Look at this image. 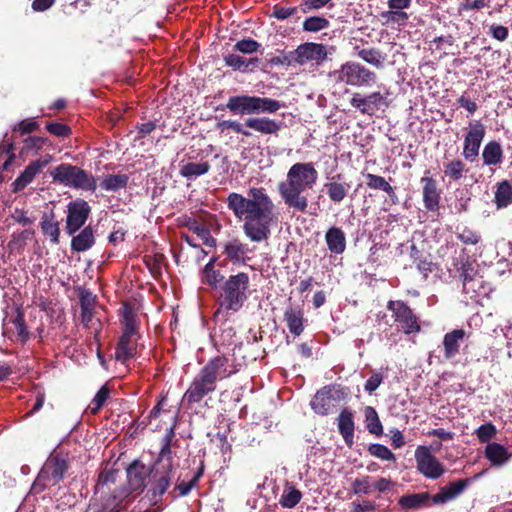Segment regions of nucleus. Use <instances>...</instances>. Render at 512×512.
<instances>
[{
    "label": "nucleus",
    "instance_id": "nucleus-1",
    "mask_svg": "<svg viewBox=\"0 0 512 512\" xmlns=\"http://www.w3.org/2000/svg\"><path fill=\"white\" fill-rule=\"evenodd\" d=\"M227 208L239 221L243 232L252 242L267 241L275 222V205L262 187H251L248 196L231 192L226 199Z\"/></svg>",
    "mask_w": 512,
    "mask_h": 512
},
{
    "label": "nucleus",
    "instance_id": "nucleus-2",
    "mask_svg": "<svg viewBox=\"0 0 512 512\" xmlns=\"http://www.w3.org/2000/svg\"><path fill=\"white\" fill-rule=\"evenodd\" d=\"M174 475L175 469L159 462L158 457L150 465L135 459L126 468L127 486L113 491L112 498L121 503L131 494L140 495L147 488L151 501L157 504L171 486Z\"/></svg>",
    "mask_w": 512,
    "mask_h": 512
},
{
    "label": "nucleus",
    "instance_id": "nucleus-3",
    "mask_svg": "<svg viewBox=\"0 0 512 512\" xmlns=\"http://www.w3.org/2000/svg\"><path fill=\"white\" fill-rule=\"evenodd\" d=\"M318 180V171L312 162L295 163L285 181L278 184V191L284 203L299 212H306L308 199L303 192L313 188Z\"/></svg>",
    "mask_w": 512,
    "mask_h": 512
},
{
    "label": "nucleus",
    "instance_id": "nucleus-4",
    "mask_svg": "<svg viewBox=\"0 0 512 512\" xmlns=\"http://www.w3.org/2000/svg\"><path fill=\"white\" fill-rule=\"evenodd\" d=\"M250 278L245 272L230 275L220 286L217 309L214 320L221 325L227 324L231 316L239 312L250 294Z\"/></svg>",
    "mask_w": 512,
    "mask_h": 512
},
{
    "label": "nucleus",
    "instance_id": "nucleus-5",
    "mask_svg": "<svg viewBox=\"0 0 512 512\" xmlns=\"http://www.w3.org/2000/svg\"><path fill=\"white\" fill-rule=\"evenodd\" d=\"M282 107L284 103L276 99L250 95L232 96L226 103L230 112L239 115L274 114Z\"/></svg>",
    "mask_w": 512,
    "mask_h": 512
},
{
    "label": "nucleus",
    "instance_id": "nucleus-6",
    "mask_svg": "<svg viewBox=\"0 0 512 512\" xmlns=\"http://www.w3.org/2000/svg\"><path fill=\"white\" fill-rule=\"evenodd\" d=\"M50 175L53 182L76 190L94 192L97 189V179L79 166L61 163Z\"/></svg>",
    "mask_w": 512,
    "mask_h": 512
},
{
    "label": "nucleus",
    "instance_id": "nucleus-7",
    "mask_svg": "<svg viewBox=\"0 0 512 512\" xmlns=\"http://www.w3.org/2000/svg\"><path fill=\"white\" fill-rule=\"evenodd\" d=\"M69 469L68 459L61 454H51L45 461L37 478L32 485L34 493H41L45 489L59 484Z\"/></svg>",
    "mask_w": 512,
    "mask_h": 512
},
{
    "label": "nucleus",
    "instance_id": "nucleus-8",
    "mask_svg": "<svg viewBox=\"0 0 512 512\" xmlns=\"http://www.w3.org/2000/svg\"><path fill=\"white\" fill-rule=\"evenodd\" d=\"M336 82L353 87H370L375 84L377 75L364 65L355 61H347L339 69L330 73Z\"/></svg>",
    "mask_w": 512,
    "mask_h": 512
},
{
    "label": "nucleus",
    "instance_id": "nucleus-9",
    "mask_svg": "<svg viewBox=\"0 0 512 512\" xmlns=\"http://www.w3.org/2000/svg\"><path fill=\"white\" fill-rule=\"evenodd\" d=\"M386 307L391 312L398 331L406 335L417 334L421 331L419 316L405 301L389 300Z\"/></svg>",
    "mask_w": 512,
    "mask_h": 512
},
{
    "label": "nucleus",
    "instance_id": "nucleus-10",
    "mask_svg": "<svg viewBox=\"0 0 512 512\" xmlns=\"http://www.w3.org/2000/svg\"><path fill=\"white\" fill-rule=\"evenodd\" d=\"M416 468L427 479L436 480L442 477L446 468L432 454L431 447L419 445L415 450Z\"/></svg>",
    "mask_w": 512,
    "mask_h": 512
},
{
    "label": "nucleus",
    "instance_id": "nucleus-11",
    "mask_svg": "<svg viewBox=\"0 0 512 512\" xmlns=\"http://www.w3.org/2000/svg\"><path fill=\"white\" fill-rule=\"evenodd\" d=\"M91 211V206L84 199L77 198L70 201L67 204L65 233L67 235H74L81 228H84Z\"/></svg>",
    "mask_w": 512,
    "mask_h": 512
},
{
    "label": "nucleus",
    "instance_id": "nucleus-12",
    "mask_svg": "<svg viewBox=\"0 0 512 512\" xmlns=\"http://www.w3.org/2000/svg\"><path fill=\"white\" fill-rule=\"evenodd\" d=\"M485 134L486 128L480 121H476L469 125V130L464 136L462 151V155L465 160L469 162H474L476 160Z\"/></svg>",
    "mask_w": 512,
    "mask_h": 512
},
{
    "label": "nucleus",
    "instance_id": "nucleus-13",
    "mask_svg": "<svg viewBox=\"0 0 512 512\" xmlns=\"http://www.w3.org/2000/svg\"><path fill=\"white\" fill-rule=\"evenodd\" d=\"M350 105L359 110L362 114L374 116L382 107L387 108L389 102L387 97L380 92H372L366 96L355 93L350 99Z\"/></svg>",
    "mask_w": 512,
    "mask_h": 512
},
{
    "label": "nucleus",
    "instance_id": "nucleus-14",
    "mask_svg": "<svg viewBox=\"0 0 512 512\" xmlns=\"http://www.w3.org/2000/svg\"><path fill=\"white\" fill-rule=\"evenodd\" d=\"M217 384L211 380L204 372L199 373L192 380L189 388L184 394V399L189 404L201 402L207 395L216 390Z\"/></svg>",
    "mask_w": 512,
    "mask_h": 512
},
{
    "label": "nucleus",
    "instance_id": "nucleus-15",
    "mask_svg": "<svg viewBox=\"0 0 512 512\" xmlns=\"http://www.w3.org/2000/svg\"><path fill=\"white\" fill-rule=\"evenodd\" d=\"M51 161L52 156L50 154H46L41 158L31 161L12 183V191L17 193L25 189L33 181L35 176L39 174Z\"/></svg>",
    "mask_w": 512,
    "mask_h": 512
},
{
    "label": "nucleus",
    "instance_id": "nucleus-16",
    "mask_svg": "<svg viewBox=\"0 0 512 512\" xmlns=\"http://www.w3.org/2000/svg\"><path fill=\"white\" fill-rule=\"evenodd\" d=\"M294 51V56H296L298 65H303L311 61L321 64L328 56L326 46L315 42L303 43L294 49Z\"/></svg>",
    "mask_w": 512,
    "mask_h": 512
},
{
    "label": "nucleus",
    "instance_id": "nucleus-17",
    "mask_svg": "<svg viewBox=\"0 0 512 512\" xmlns=\"http://www.w3.org/2000/svg\"><path fill=\"white\" fill-rule=\"evenodd\" d=\"M472 479H457L439 488L438 493L431 495L433 505H444L457 499L471 484Z\"/></svg>",
    "mask_w": 512,
    "mask_h": 512
},
{
    "label": "nucleus",
    "instance_id": "nucleus-18",
    "mask_svg": "<svg viewBox=\"0 0 512 512\" xmlns=\"http://www.w3.org/2000/svg\"><path fill=\"white\" fill-rule=\"evenodd\" d=\"M283 320L292 335L300 336L304 332L306 322L303 306L293 305L290 298L284 311Z\"/></svg>",
    "mask_w": 512,
    "mask_h": 512
},
{
    "label": "nucleus",
    "instance_id": "nucleus-19",
    "mask_svg": "<svg viewBox=\"0 0 512 512\" xmlns=\"http://www.w3.org/2000/svg\"><path fill=\"white\" fill-rule=\"evenodd\" d=\"M229 359L224 355H217L211 358L201 369L216 384L217 381L229 378L235 371L228 369Z\"/></svg>",
    "mask_w": 512,
    "mask_h": 512
},
{
    "label": "nucleus",
    "instance_id": "nucleus-20",
    "mask_svg": "<svg viewBox=\"0 0 512 512\" xmlns=\"http://www.w3.org/2000/svg\"><path fill=\"white\" fill-rule=\"evenodd\" d=\"M422 184L423 204L427 211L436 212L440 207V190L437 181L428 176H424L420 180Z\"/></svg>",
    "mask_w": 512,
    "mask_h": 512
},
{
    "label": "nucleus",
    "instance_id": "nucleus-21",
    "mask_svg": "<svg viewBox=\"0 0 512 512\" xmlns=\"http://www.w3.org/2000/svg\"><path fill=\"white\" fill-rule=\"evenodd\" d=\"M335 390V386L326 385L316 392L313 396L310 406L311 409L318 415H328L331 409L334 407V396L332 392Z\"/></svg>",
    "mask_w": 512,
    "mask_h": 512
},
{
    "label": "nucleus",
    "instance_id": "nucleus-22",
    "mask_svg": "<svg viewBox=\"0 0 512 512\" xmlns=\"http://www.w3.org/2000/svg\"><path fill=\"white\" fill-rule=\"evenodd\" d=\"M244 125L263 135L277 136L282 129L283 122L268 117H249L245 120Z\"/></svg>",
    "mask_w": 512,
    "mask_h": 512
},
{
    "label": "nucleus",
    "instance_id": "nucleus-23",
    "mask_svg": "<svg viewBox=\"0 0 512 512\" xmlns=\"http://www.w3.org/2000/svg\"><path fill=\"white\" fill-rule=\"evenodd\" d=\"M249 248L239 238H232L223 245V253L232 264H245Z\"/></svg>",
    "mask_w": 512,
    "mask_h": 512
},
{
    "label": "nucleus",
    "instance_id": "nucleus-24",
    "mask_svg": "<svg viewBox=\"0 0 512 512\" xmlns=\"http://www.w3.org/2000/svg\"><path fill=\"white\" fill-rule=\"evenodd\" d=\"M40 228L43 235L49 239L50 243L53 245L60 243V222L57 220L54 210L42 214Z\"/></svg>",
    "mask_w": 512,
    "mask_h": 512
},
{
    "label": "nucleus",
    "instance_id": "nucleus-25",
    "mask_svg": "<svg viewBox=\"0 0 512 512\" xmlns=\"http://www.w3.org/2000/svg\"><path fill=\"white\" fill-rule=\"evenodd\" d=\"M337 426L347 447L352 448L354 445L355 422L353 413L349 408L341 410L337 418Z\"/></svg>",
    "mask_w": 512,
    "mask_h": 512
},
{
    "label": "nucleus",
    "instance_id": "nucleus-26",
    "mask_svg": "<svg viewBox=\"0 0 512 512\" xmlns=\"http://www.w3.org/2000/svg\"><path fill=\"white\" fill-rule=\"evenodd\" d=\"M139 337L122 334L115 348V359L126 363L134 358L137 352V340Z\"/></svg>",
    "mask_w": 512,
    "mask_h": 512
},
{
    "label": "nucleus",
    "instance_id": "nucleus-27",
    "mask_svg": "<svg viewBox=\"0 0 512 512\" xmlns=\"http://www.w3.org/2000/svg\"><path fill=\"white\" fill-rule=\"evenodd\" d=\"M71 236V250L74 252H85L96 243L95 230L91 225L81 228L77 234Z\"/></svg>",
    "mask_w": 512,
    "mask_h": 512
},
{
    "label": "nucleus",
    "instance_id": "nucleus-28",
    "mask_svg": "<svg viewBox=\"0 0 512 512\" xmlns=\"http://www.w3.org/2000/svg\"><path fill=\"white\" fill-rule=\"evenodd\" d=\"M466 337L464 329H454L446 333L443 337L444 358L453 359L460 352V346Z\"/></svg>",
    "mask_w": 512,
    "mask_h": 512
},
{
    "label": "nucleus",
    "instance_id": "nucleus-29",
    "mask_svg": "<svg viewBox=\"0 0 512 512\" xmlns=\"http://www.w3.org/2000/svg\"><path fill=\"white\" fill-rule=\"evenodd\" d=\"M45 146H51V141L48 138L29 136L23 140V146L19 151V158L24 162L27 157L38 155Z\"/></svg>",
    "mask_w": 512,
    "mask_h": 512
},
{
    "label": "nucleus",
    "instance_id": "nucleus-30",
    "mask_svg": "<svg viewBox=\"0 0 512 512\" xmlns=\"http://www.w3.org/2000/svg\"><path fill=\"white\" fill-rule=\"evenodd\" d=\"M484 456L492 466L499 467L509 461L512 453H510L502 444L491 442L486 445Z\"/></svg>",
    "mask_w": 512,
    "mask_h": 512
},
{
    "label": "nucleus",
    "instance_id": "nucleus-31",
    "mask_svg": "<svg viewBox=\"0 0 512 512\" xmlns=\"http://www.w3.org/2000/svg\"><path fill=\"white\" fill-rule=\"evenodd\" d=\"M325 241L331 253L342 254L346 249V236L339 227H330L326 231Z\"/></svg>",
    "mask_w": 512,
    "mask_h": 512
},
{
    "label": "nucleus",
    "instance_id": "nucleus-32",
    "mask_svg": "<svg viewBox=\"0 0 512 512\" xmlns=\"http://www.w3.org/2000/svg\"><path fill=\"white\" fill-rule=\"evenodd\" d=\"M430 501L432 502V497L429 492L404 494L398 499V505L402 509L415 510L429 506Z\"/></svg>",
    "mask_w": 512,
    "mask_h": 512
},
{
    "label": "nucleus",
    "instance_id": "nucleus-33",
    "mask_svg": "<svg viewBox=\"0 0 512 512\" xmlns=\"http://www.w3.org/2000/svg\"><path fill=\"white\" fill-rule=\"evenodd\" d=\"M175 439V426H171L162 439V446L158 453L159 462H165L168 466L174 467V457L172 447L176 445Z\"/></svg>",
    "mask_w": 512,
    "mask_h": 512
},
{
    "label": "nucleus",
    "instance_id": "nucleus-34",
    "mask_svg": "<svg viewBox=\"0 0 512 512\" xmlns=\"http://www.w3.org/2000/svg\"><path fill=\"white\" fill-rule=\"evenodd\" d=\"M504 159V151L499 142L491 140L483 148L482 160L485 166H499Z\"/></svg>",
    "mask_w": 512,
    "mask_h": 512
},
{
    "label": "nucleus",
    "instance_id": "nucleus-35",
    "mask_svg": "<svg viewBox=\"0 0 512 512\" xmlns=\"http://www.w3.org/2000/svg\"><path fill=\"white\" fill-rule=\"evenodd\" d=\"M410 256L424 280H427L428 275L437 269L436 264L431 260V256L429 254L423 255L415 245L411 246Z\"/></svg>",
    "mask_w": 512,
    "mask_h": 512
},
{
    "label": "nucleus",
    "instance_id": "nucleus-36",
    "mask_svg": "<svg viewBox=\"0 0 512 512\" xmlns=\"http://www.w3.org/2000/svg\"><path fill=\"white\" fill-rule=\"evenodd\" d=\"M300 13L299 2H296L295 5H289L288 1H282L273 6L271 17L280 21L293 18L297 22L302 17Z\"/></svg>",
    "mask_w": 512,
    "mask_h": 512
},
{
    "label": "nucleus",
    "instance_id": "nucleus-37",
    "mask_svg": "<svg viewBox=\"0 0 512 512\" xmlns=\"http://www.w3.org/2000/svg\"><path fill=\"white\" fill-rule=\"evenodd\" d=\"M493 202L498 210L505 209L512 204V184L502 180L496 184Z\"/></svg>",
    "mask_w": 512,
    "mask_h": 512
},
{
    "label": "nucleus",
    "instance_id": "nucleus-38",
    "mask_svg": "<svg viewBox=\"0 0 512 512\" xmlns=\"http://www.w3.org/2000/svg\"><path fill=\"white\" fill-rule=\"evenodd\" d=\"M129 176L127 174H108L100 182L101 189L109 192H117L127 187Z\"/></svg>",
    "mask_w": 512,
    "mask_h": 512
},
{
    "label": "nucleus",
    "instance_id": "nucleus-39",
    "mask_svg": "<svg viewBox=\"0 0 512 512\" xmlns=\"http://www.w3.org/2000/svg\"><path fill=\"white\" fill-rule=\"evenodd\" d=\"M216 258H211L202 270V283L212 288H217L223 281L224 276L220 270L215 269Z\"/></svg>",
    "mask_w": 512,
    "mask_h": 512
},
{
    "label": "nucleus",
    "instance_id": "nucleus-40",
    "mask_svg": "<svg viewBox=\"0 0 512 512\" xmlns=\"http://www.w3.org/2000/svg\"><path fill=\"white\" fill-rule=\"evenodd\" d=\"M460 267L457 268L459 277L462 280V284L466 281H471L472 278L477 277L479 273V264L476 260L470 259L468 256H463L459 260Z\"/></svg>",
    "mask_w": 512,
    "mask_h": 512
},
{
    "label": "nucleus",
    "instance_id": "nucleus-41",
    "mask_svg": "<svg viewBox=\"0 0 512 512\" xmlns=\"http://www.w3.org/2000/svg\"><path fill=\"white\" fill-rule=\"evenodd\" d=\"M357 56L377 69L383 68L385 55L378 48H355Z\"/></svg>",
    "mask_w": 512,
    "mask_h": 512
},
{
    "label": "nucleus",
    "instance_id": "nucleus-42",
    "mask_svg": "<svg viewBox=\"0 0 512 512\" xmlns=\"http://www.w3.org/2000/svg\"><path fill=\"white\" fill-rule=\"evenodd\" d=\"M210 167L211 166L208 161L199 163L188 162L181 165L179 174L186 179H193L207 174L210 170Z\"/></svg>",
    "mask_w": 512,
    "mask_h": 512
},
{
    "label": "nucleus",
    "instance_id": "nucleus-43",
    "mask_svg": "<svg viewBox=\"0 0 512 512\" xmlns=\"http://www.w3.org/2000/svg\"><path fill=\"white\" fill-rule=\"evenodd\" d=\"M326 194L334 203L342 202L348 194L350 185L347 182L331 181L324 184Z\"/></svg>",
    "mask_w": 512,
    "mask_h": 512
},
{
    "label": "nucleus",
    "instance_id": "nucleus-44",
    "mask_svg": "<svg viewBox=\"0 0 512 512\" xmlns=\"http://www.w3.org/2000/svg\"><path fill=\"white\" fill-rule=\"evenodd\" d=\"M364 416L368 432L376 436H381L383 434V426L375 408L372 406H366L364 409Z\"/></svg>",
    "mask_w": 512,
    "mask_h": 512
},
{
    "label": "nucleus",
    "instance_id": "nucleus-45",
    "mask_svg": "<svg viewBox=\"0 0 512 512\" xmlns=\"http://www.w3.org/2000/svg\"><path fill=\"white\" fill-rule=\"evenodd\" d=\"M302 499V492L293 485L287 484L279 499V503L283 508H294Z\"/></svg>",
    "mask_w": 512,
    "mask_h": 512
},
{
    "label": "nucleus",
    "instance_id": "nucleus-46",
    "mask_svg": "<svg viewBox=\"0 0 512 512\" xmlns=\"http://www.w3.org/2000/svg\"><path fill=\"white\" fill-rule=\"evenodd\" d=\"M466 171L465 163L459 158L453 159L444 165V174L451 181H459L464 177Z\"/></svg>",
    "mask_w": 512,
    "mask_h": 512
},
{
    "label": "nucleus",
    "instance_id": "nucleus-47",
    "mask_svg": "<svg viewBox=\"0 0 512 512\" xmlns=\"http://www.w3.org/2000/svg\"><path fill=\"white\" fill-rule=\"evenodd\" d=\"M329 25V20L324 16H310L303 21L302 29L304 32L317 33L327 29Z\"/></svg>",
    "mask_w": 512,
    "mask_h": 512
},
{
    "label": "nucleus",
    "instance_id": "nucleus-48",
    "mask_svg": "<svg viewBox=\"0 0 512 512\" xmlns=\"http://www.w3.org/2000/svg\"><path fill=\"white\" fill-rule=\"evenodd\" d=\"M488 289L485 286V281L483 280L482 275H478L471 279V281H466L463 284V292L466 294H471V297L486 295Z\"/></svg>",
    "mask_w": 512,
    "mask_h": 512
},
{
    "label": "nucleus",
    "instance_id": "nucleus-49",
    "mask_svg": "<svg viewBox=\"0 0 512 512\" xmlns=\"http://www.w3.org/2000/svg\"><path fill=\"white\" fill-rule=\"evenodd\" d=\"M224 61L227 66L233 68L234 70L246 71L250 64H256L259 59L251 58L247 60L246 58L237 54H229L224 57Z\"/></svg>",
    "mask_w": 512,
    "mask_h": 512
},
{
    "label": "nucleus",
    "instance_id": "nucleus-50",
    "mask_svg": "<svg viewBox=\"0 0 512 512\" xmlns=\"http://www.w3.org/2000/svg\"><path fill=\"white\" fill-rule=\"evenodd\" d=\"M125 335H138L137 316L130 308H126L123 314V333Z\"/></svg>",
    "mask_w": 512,
    "mask_h": 512
},
{
    "label": "nucleus",
    "instance_id": "nucleus-51",
    "mask_svg": "<svg viewBox=\"0 0 512 512\" xmlns=\"http://www.w3.org/2000/svg\"><path fill=\"white\" fill-rule=\"evenodd\" d=\"M12 323L17 333V340L22 343L27 342L30 338V333L25 324L24 313L20 309H17L16 316L12 320Z\"/></svg>",
    "mask_w": 512,
    "mask_h": 512
},
{
    "label": "nucleus",
    "instance_id": "nucleus-52",
    "mask_svg": "<svg viewBox=\"0 0 512 512\" xmlns=\"http://www.w3.org/2000/svg\"><path fill=\"white\" fill-rule=\"evenodd\" d=\"M363 176L368 188L372 190H381L383 192L391 191V185L384 177L372 173H364Z\"/></svg>",
    "mask_w": 512,
    "mask_h": 512
},
{
    "label": "nucleus",
    "instance_id": "nucleus-53",
    "mask_svg": "<svg viewBox=\"0 0 512 512\" xmlns=\"http://www.w3.org/2000/svg\"><path fill=\"white\" fill-rule=\"evenodd\" d=\"M368 453L378 459L384 461H396L395 454L385 445L379 443H372L368 446Z\"/></svg>",
    "mask_w": 512,
    "mask_h": 512
},
{
    "label": "nucleus",
    "instance_id": "nucleus-54",
    "mask_svg": "<svg viewBox=\"0 0 512 512\" xmlns=\"http://www.w3.org/2000/svg\"><path fill=\"white\" fill-rule=\"evenodd\" d=\"M109 395L110 389L105 384L98 390V392L96 393V395L94 396L89 405L91 414L96 415L102 409L107 399L109 398Z\"/></svg>",
    "mask_w": 512,
    "mask_h": 512
},
{
    "label": "nucleus",
    "instance_id": "nucleus-55",
    "mask_svg": "<svg viewBox=\"0 0 512 512\" xmlns=\"http://www.w3.org/2000/svg\"><path fill=\"white\" fill-rule=\"evenodd\" d=\"M380 17L385 20L386 24H397L405 26L409 20V15L405 11L388 10L383 11Z\"/></svg>",
    "mask_w": 512,
    "mask_h": 512
},
{
    "label": "nucleus",
    "instance_id": "nucleus-56",
    "mask_svg": "<svg viewBox=\"0 0 512 512\" xmlns=\"http://www.w3.org/2000/svg\"><path fill=\"white\" fill-rule=\"evenodd\" d=\"M373 484L368 475L356 478L351 484V490L355 495H368L372 493Z\"/></svg>",
    "mask_w": 512,
    "mask_h": 512
},
{
    "label": "nucleus",
    "instance_id": "nucleus-57",
    "mask_svg": "<svg viewBox=\"0 0 512 512\" xmlns=\"http://www.w3.org/2000/svg\"><path fill=\"white\" fill-rule=\"evenodd\" d=\"M119 476V470L117 469H109V470H103L100 472L98 481H97V488L100 490H104V488H107L108 490H111L110 485L115 484L117 482V478Z\"/></svg>",
    "mask_w": 512,
    "mask_h": 512
},
{
    "label": "nucleus",
    "instance_id": "nucleus-58",
    "mask_svg": "<svg viewBox=\"0 0 512 512\" xmlns=\"http://www.w3.org/2000/svg\"><path fill=\"white\" fill-rule=\"evenodd\" d=\"M197 487L198 486L196 485V481H192L191 479L188 482L181 481V482L177 483L171 491L168 492V495L172 499H177L179 497H185V496L189 495V493L191 492L192 489L197 488Z\"/></svg>",
    "mask_w": 512,
    "mask_h": 512
},
{
    "label": "nucleus",
    "instance_id": "nucleus-59",
    "mask_svg": "<svg viewBox=\"0 0 512 512\" xmlns=\"http://www.w3.org/2000/svg\"><path fill=\"white\" fill-rule=\"evenodd\" d=\"M332 0H296L299 2V8L301 10V14H308L316 10H320Z\"/></svg>",
    "mask_w": 512,
    "mask_h": 512
},
{
    "label": "nucleus",
    "instance_id": "nucleus-60",
    "mask_svg": "<svg viewBox=\"0 0 512 512\" xmlns=\"http://www.w3.org/2000/svg\"><path fill=\"white\" fill-rule=\"evenodd\" d=\"M457 238L466 245H475L481 240V235L477 231L464 226L457 233Z\"/></svg>",
    "mask_w": 512,
    "mask_h": 512
},
{
    "label": "nucleus",
    "instance_id": "nucleus-61",
    "mask_svg": "<svg viewBox=\"0 0 512 512\" xmlns=\"http://www.w3.org/2000/svg\"><path fill=\"white\" fill-rule=\"evenodd\" d=\"M260 46V43L257 42L256 40L252 38H245L237 41L236 44L233 46V50L245 54H251L256 52Z\"/></svg>",
    "mask_w": 512,
    "mask_h": 512
},
{
    "label": "nucleus",
    "instance_id": "nucleus-62",
    "mask_svg": "<svg viewBox=\"0 0 512 512\" xmlns=\"http://www.w3.org/2000/svg\"><path fill=\"white\" fill-rule=\"evenodd\" d=\"M496 433V427L492 423L482 424L476 430L477 438L481 443H490L489 441L495 437Z\"/></svg>",
    "mask_w": 512,
    "mask_h": 512
},
{
    "label": "nucleus",
    "instance_id": "nucleus-63",
    "mask_svg": "<svg viewBox=\"0 0 512 512\" xmlns=\"http://www.w3.org/2000/svg\"><path fill=\"white\" fill-rule=\"evenodd\" d=\"M46 130L50 134L61 138L69 137L72 133L71 128L67 124L60 122H48L46 124Z\"/></svg>",
    "mask_w": 512,
    "mask_h": 512
},
{
    "label": "nucleus",
    "instance_id": "nucleus-64",
    "mask_svg": "<svg viewBox=\"0 0 512 512\" xmlns=\"http://www.w3.org/2000/svg\"><path fill=\"white\" fill-rule=\"evenodd\" d=\"M217 128L223 132L225 130L231 129L238 134H242L243 136L250 137L251 133L243 128V125L237 121L232 120H223L217 123Z\"/></svg>",
    "mask_w": 512,
    "mask_h": 512
}]
</instances>
